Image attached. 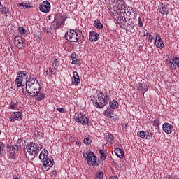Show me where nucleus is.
Segmentation results:
<instances>
[{"label": "nucleus", "instance_id": "obj_35", "mask_svg": "<svg viewBox=\"0 0 179 179\" xmlns=\"http://www.w3.org/2000/svg\"><path fill=\"white\" fill-rule=\"evenodd\" d=\"M137 87V90H138L139 92H143V86L142 83H138L136 85Z\"/></svg>", "mask_w": 179, "mask_h": 179}, {"label": "nucleus", "instance_id": "obj_24", "mask_svg": "<svg viewBox=\"0 0 179 179\" xmlns=\"http://www.w3.org/2000/svg\"><path fill=\"white\" fill-rule=\"evenodd\" d=\"M166 62L169 65V66H170V68H171V69H177V66L176 65V63H174V61L173 60V58L167 59Z\"/></svg>", "mask_w": 179, "mask_h": 179}, {"label": "nucleus", "instance_id": "obj_44", "mask_svg": "<svg viewBox=\"0 0 179 179\" xmlns=\"http://www.w3.org/2000/svg\"><path fill=\"white\" fill-rule=\"evenodd\" d=\"M3 149H5V145L3 144V143L0 141V155H2Z\"/></svg>", "mask_w": 179, "mask_h": 179}, {"label": "nucleus", "instance_id": "obj_2", "mask_svg": "<svg viewBox=\"0 0 179 179\" xmlns=\"http://www.w3.org/2000/svg\"><path fill=\"white\" fill-rule=\"evenodd\" d=\"M83 156L85 160L87 161L89 166H99V163L97 162V157H96V155H94L93 152L90 150H85L83 152Z\"/></svg>", "mask_w": 179, "mask_h": 179}, {"label": "nucleus", "instance_id": "obj_18", "mask_svg": "<svg viewBox=\"0 0 179 179\" xmlns=\"http://www.w3.org/2000/svg\"><path fill=\"white\" fill-rule=\"evenodd\" d=\"M112 5L113 6H117L118 10H120L121 7L125 5V1H124V0H113Z\"/></svg>", "mask_w": 179, "mask_h": 179}, {"label": "nucleus", "instance_id": "obj_5", "mask_svg": "<svg viewBox=\"0 0 179 179\" xmlns=\"http://www.w3.org/2000/svg\"><path fill=\"white\" fill-rule=\"evenodd\" d=\"M107 103H108V96L103 92L100 93L96 99V107L103 108L107 105Z\"/></svg>", "mask_w": 179, "mask_h": 179}, {"label": "nucleus", "instance_id": "obj_1", "mask_svg": "<svg viewBox=\"0 0 179 179\" xmlns=\"http://www.w3.org/2000/svg\"><path fill=\"white\" fill-rule=\"evenodd\" d=\"M41 89L40 83H38L37 80L34 78H29L27 83L25 89L22 88V92L24 94L28 93L29 96L36 97V96H38Z\"/></svg>", "mask_w": 179, "mask_h": 179}, {"label": "nucleus", "instance_id": "obj_30", "mask_svg": "<svg viewBox=\"0 0 179 179\" xmlns=\"http://www.w3.org/2000/svg\"><path fill=\"white\" fill-rule=\"evenodd\" d=\"M94 24L96 29H103V24H101L99 20H96Z\"/></svg>", "mask_w": 179, "mask_h": 179}, {"label": "nucleus", "instance_id": "obj_47", "mask_svg": "<svg viewBox=\"0 0 179 179\" xmlns=\"http://www.w3.org/2000/svg\"><path fill=\"white\" fill-rule=\"evenodd\" d=\"M57 111H59V113H65V109H64V108H57Z\"/></svg>", "mask_w": 179, "mask_h": 179}, {"label": "nucleus", "instance_id": "obj_16", "mask_svg": "<svg viewBox=\"0 0 179 179\" xmlns=\"http://www.w3.org/2000/svg\"><path fill=\"white\" fill-rule=\"evenodd\" d=\"M73 85L75 86H78L79 83H80V78H79V74L77 71H74L73 73V80H72Z\"/></svg>", "mask_w": 179, "mask_h": 179}, {"label": "nucleus", "instance_id": "obj_46", "mask_svg": "<svg viewBox=\"0 0 179 179\" xmlns=\"http://www.w3.org/2000/svg\"><path fill=\"white\" fill-rule=\"evenodd\" d=\"M138 26L139 27H143V22H142V19L141 17L138 18Z\"/></svg>", "mask_w": 179, "mask_h": 179}, {"label": "nucleus", "instance_id": "obj_15", "mask_svg": "<svg viewBox=\"0 0 179 179\" xmlns=\"http://www.w3.org/2000/svg\"><path fill=\"white\" fill-rule=\"evenodd\" d=\"M162 129L164 132L167 134L168 135H170L171 132H173V126L170 125V124L166 122L162 126Z\"/></svg>", "mask_w": 179, "mask_h": 179}, {"label": "nucleus", "instance_id": "obj_51", "mask_svg": "<svg viewBox=\"0 0 179 179\" xmlns=\"http://www.w3.org/2000/svg\"><path fill=\"white\" fill-rule=\"evenodd\" d=\"M109 179H118L117 176H111Z\"/></svg>", "mask_w": 179, "mask_h": 179}, {"label": "nucleus", "instance_id": "obj_53", "mask_svg": "<svg viewBox=\"0 0 179 179\" xmlns=\"http://www.w3.org/2000/svg\"><path fill=\"white\" fill-rule=\"evenodd\" d=\"M1 2H0V6H1Z\"/></svg>", "mask_w": 179, "mask_h": 179}, {"label": "nucleus", "instance_id": "obj_50", "mask_svg": "<svg viewBox=\"0 0 179 179\" xmlns=\"http://www.w3.org/2000/svg\"><path fill=\"white\" fill-rule=\"evenodd\" d=\"M76 145L77 146H82V142H80V141H77V142L76 143Z\"/></svg>", "mask_w": 179, "mask_h": 179}, {"label": "nucleus", "instance_id": "obj_13", "mask_svg": "<svg viewBox=\"0 0 179 179\" xmlns=\"http://www.w3.org/2000/svg\"><path fill=\"white\" fill-rule=\"evenodd\" d=\"M22 118H23L22 112H15L13 115L10 117V121H11V122H15V121H20Z\"/></svg>", "mask_w": 179, "mask_h": 179}, {"label": "nucleus", "instance_id": "obj_48", "mask_svg": "<svg viewBox=\"0 0 179 179\" xmlns=\"http://www.w3.org/2000/svg\"><path fill=\"white\" fill-rule=\"evenodd\" d=\"M154 125H155V127H159L160 124H159V120H154Z\"/></svg>", "mask_w": 179, "mask_h": 179}, {"label": "nucleus", "instance_id": "obj_10", "mask_svg": "<svg viewBox=\"0 0 179 179\" xmlns=\"http://www.w3.org/2000/svg\"><path fill=\"white\" fill-rule=\"evenodd\" d=\"M154 44L160 50H163V48H164V43H163V40L159 34H155V41Z\"/></svg>", "mask_w": 179, "mask_h": 179}, {"label": "nucleus", "instance_id": "obj_42", "mask_svg": "<svg viewBox=\"0 0 179 179\" xmlns=\"http://www.w3.org/2000/svg\"><path fill=\"white\" fill-rule=\"evenodd\" d=\"M120 9L122 10H124V14L128 13L130 10L129 7H128V6H124L123 8H122V7H120Z\"/></svg>", "mask_w": 179, "mask_h": 179}, {"label": "nucleus", "instance_id": "obj_17", "mask_svg": "<svg viewBox=\"0 0 179 179\" xmlns=\"http://www.w3.org/2000/svg\"><path fill=\"white\" fill-rule=\"evenodd\" d=\"M119 10L120 11L117 13V19L119 22H120V23H122V22L125 20V13H124L125 12V10H122L121 8H120Z\"/></svg>", "mask_w": 179, "mask_h": 179}, {"label": "nucleus", "instance_id": "obj_36", "mask_svg": "<svg viewBox=\"0 0 179 179\" xmlns=\"http://www.w3.org/2000/svg\"><path fill=\"white\" fill-rule=\"evenodd\" d=\"M8 108L9 110H16L17 108V104L11 102Z\"/></svg>", "mask_w": 179, "mask_h": 179}, {"label": "nucleus", "instance_id": "obj_41", "mask_svg": "<svg viewBox=\"0 0 179 179\" xmlns=\"http://www.w3.org/2000/svg\"><path fill=\"white\" fill-rule=\"evenodd\" d=\"M18 30L21 34H26V33H27V30H26L23 27H20Z\"/></svg>", "mask_w": 179, "mask_h": 179}, {"label": "nucleus", "instance_id": "obj_54", "mask_svg": "<svg viewBox=\"0 0 179 179\" xmlns=\"http://www.w3.org/2000/svg\"><path fill=\"white\" fill-rule=\"evenodd\" d=\"M114 120H115V121H116L117 119H114Z\"/></svg>", "mask_w": 179, "mask_h": 179}, {"label": "nucleus", "instance_id": "obj_9", "mask_svg": "<svg viewBox=\"0 0 179 179\" xmlns=\"http://www.w3.org/2000/svg\"><path fill=\"white\" fill-rule=\"evenodd\" d=\"M39 10L43 13H48L51 10V4L48 1H43L39 6Z\"/></svg>", "mask_w": 179, "mask_h": 179}, {"label": "nucleus", "instance_id": "obj_31", "mask_svg": "<svg viewBox=\"0 0 179 179\" xmlns=\"http://www.w3.org/2000/svg\"><path fill=\"white\" fill-rule=\"evenodd\" d=\"M99 153L101 155V160H106V157H107V155H106V153H104V150H99Z\"/></svg>", "mask_w": 179, "mask_h": 179}, {"label": "nucleus", "instance_id": "obj_29", "mask_svg": "<svg viewBox=\"0 0 179 179\" xmlns=\"http://www.w3.org/2000/svg\"><path fill=\"white\" fill-rule=\"evenodd\" d=\"M106 140L108 142L109 145H113V141H114V136L111 134L106 135Z\"/></svg>", "mask_w": 179, "mask_h": 179}, {"label": "nucleus", "instance_id": "obj_49", "mask_svg": "<svg viewBox=\"0 0 179 179\" xmlns=\"http://www.w3.org/2000/svg\"><path fill=\"white\" fill-rule=\"evenodd\" d=\"M43 30L44 33H46L47 34H48V33H50V31L47 28H43Z\"/></svg>", "mask_w": 179, "mask_h": 179}, {"label": "nucleus", "instance_id": "obj_11", "mask_svg": "<svg viewBox=\"0 0 179 179\" xmlns=\"http://www.w3.org/2000/svg\"><path fill=\"white\" fill-rule=\"evenodd\" d=\"M8 155L10 159H15L16 158V152H17V149L13 146H8Z\"/></svg>", "mask_w": 179, "mask_h": 179}, {"label": "nucleus", "instance_id": "obj_28", "mask_svg": "<svg viewBox=\"0 0 179 179\" xmlns=\"http://www.w3.org/2000/svg\"><path fill=\"white\" fill-rule=\"evenodd\" d=\"M18 7L20 8V9H30V5H29V3H26L24 2L19 3Z\"/></svg>", "mask_w": 179, "mask_h": 179}, {"label": "nucleus", "instance_id": "obj_43", "mask_svg": "<svg viewBox=\"0 0 179 179\" xmlns=\"http://www.w3.org/2000/svg\"><path fill=\"white\" fill-rule=\"evenodd\" d=\"M9 10L6 8H1V13H2V15H6L7 13H8Z\"/></svg>", "mask_w": 179, "mask_h": 179}, {"label": "nucleus", "instance_id": "obj_39", "mask_svg": "<svg viewBox=\"0 0 179 179\" xmlns=\"http://www.w3.org/2000/svg\"><path fill=\"white\" fill-rule=\"evenodd\" d=\"M172 59H173L174 64H176V66H178V68H179V58L173 57H172Z\"/></svg>", "mask_w": 179, "mask_h": 179}, {"label": "nucleus", "instance_id": "obj_34", "mask_svg": "<svg viewBox=\"0 0 179 179\" xmlns=\"http://www.w3.org/2000/svg\"><path fill=\"white\" fill-rule=\"evenodd\" d=\"M137 136L141 138V139H145V131H140L137 133Z\"/></svg>", "mask_w": 179, "mask_h": 179}, {"label": "nucleus", "instance_id": "obj_45", "mask_svg": "<svg viewBox=\"0 0 179 179\" xmlns=\"http://www.w3.org/2000/svg\"><path fill=\"white\" fill-rule=\"evenodd\" d=\"M52 69H48L46 70V75H49V76H51V75H52Z\"/></svg>", "mask_w": 179, "mask_h": 179}, {"label": "nucleus", "instance_id": "obj_6", "mask_svg": "<svg viewBox=\"0 0 179 179\" xmlns=\"http://www.w3.org/2000/svg\"><path fill=\"white\" fill-rule=\"evenodd\" d=\"M74 120L81 125H90V120L82 113H76Z\"/></svg>", "mask_w": 179, "mask_h": 179}, {"label": "nucleus", "instance_id": "obj_12", "mask_svg": "<svg viewBox=\"0 0 179 179\" xmlns=\"http://www.w3.org/2000/svg\"><path fill=\"white\" fill-rule=\"evenodd\" d=\"M14 44L17 48H23V38L20 36H16L14 38Z\"/></svg>", "mask_w": 179, "mask_h": 179}, {"label": "nucleus", "instance_id": "obj_7", "mask_svg": "<svg viewBox=\"0 0 179 179\" xmlns=\"http://www.w3.org/2000/svg\"><path fill=\"white\" fill-rule=\"evenodd\" d=\"M65 38L71 43H76L79 36L75 30L68 31L65 34Z\"/></svg>", "mask_w": 179, "mask_h": 179}, {"label": "nucleus", "instance_id": "obj_14", "mask_svg": "<svg viewBox=\"0 0 179 179\" xmlns=\"http://www.w3.org/2000/svg\"><path fill=\"white\" fill-rule=\"evenodd\" d=\"M55 19L57 22V29L61 27L62 24L65 23V20H64V17L61 14H58L55 17Z\"/></svg>", "mask_w": 179, "mask_h": 179}, {"label": "nucleus", "instance_id": "obj_33", "mask_svg": "<svg viewBox=\"0 0 179 179\" xmlns=\"http://www.w3.org/2000/svg\"><path fill=\"white\" fill-rule=\"evenodd\" d=\"M58 59H55L52 62V66H53V68H55V69H57V68H58Z\"/></svg>", "mask_w": 179, "mask_h": 179}, {"label": "nucleus", "instance_id": "obj_22", "mask_svg": "<svg viewBox=\"0 0 179 179\" xmlns=\"http://www.w3.org/2000/svg\"><path fill=\"white\" fill-rule=\"evenodd\" d=\"M115 153L117 157L120 159H124V150L120 148H117L115 149Z\"/></svg>", "mask_w": 179, "mask_h": 179}, {"label": "nucleus", "instance_id": "obj_27", "mask_svg": "<svg viewBox=\"0 0 179 179\" xmlns=\"http://www.w3.org/2000/svg\"><path fill=\"white\" fill-rule=\"evenodd\" d=\"M109 105L110 108H113V110H115V108H118V102H117L115 100L110 101Z\"/></svg>", "mask_w": 179, "mask_h": 179}, {"label": "nucleus", "instance_id": "obj_32", "mask_svg": "<svg viewBox=\"0 0 179 179\" xmlns=\"http://www.w3.org/2000/svg\"><path fill=\"white\" fill-rule=\"evenodd\" d=\"M146 37H147V40H148L150 43H153V40H155V37H153L152 34L147 33Z\"/></svg>", "mask_w": 179, "mask_h": 179}, {"label": "nucleus", "instance_id": "obj_40", "mask_svg": "<svg viewBox=\"0 0 179 179\" xmlns=\"http://www.w3.org/2000/svg\"><path fill=\"white\" fill-rule=\"evenodd\" d=\"M36 99L39 101H41V100H44V99H45V94L40 93L39 96Z\"/></svg>", "mask_w": 179, "mask_h": 179}, {"label": "nucleus", "instance_id": "obj_26", "mask_svg": "<svg viewBox=\"0 0 179 179\" xmlns=\"http://www.w3.org/2000/svg\"><path fill=\"white\" fill-rule=\"evenodd\" d=\"M71 58L72 59L71 64L73 65H76V64H79L80 61L79 59H78V58H76V54L72 53L71 55Z\"/></svg>", "mask_w": 179, "mask_h": 179}, {"label": "nucleus", "instance_id": "obj_25", "mask_svg": "<svg viewBox=\"0 0 179 179\" xmlns=\"http://www.w3.org/2000/svg\"><path fill=\"white\" fill-rule=\"evenodd\" d=\"M145 138L144 139H147V141H150L152 137L153 136V133L150 131V130H147L145 131Z\"/></svg>", "mask_w": 179, "mask_h": 179}, {"label": "nucleus", "instance_id": "obj_3", "mask_svg": "<svg viewBox=\"0 0 179 179\" xmlns=\"http://www.w3.org/2000/svg\"><path fill=\"white\" fill-rule=\"evenodd\" d=\"M28 78L29 76L26 71H19L15 78V85L17 87H23L24 85H27V83L29 82L27 81Z\"/></svg>", "mask_w": 179, "mask_h": 179}, {"label": "nucleus", "instance_id": "obj_23", "mask_svg": "<svg viewBox=\"0 0 179 179\" xmlns=\"http://www.w3.org/2000/svg\"><path fill=\"white\" fill-rule=\"evenodd\" d=\"M104 115L108 118H114V110L111 108H108L104 111Z\"/></svg>", "mask_w": 179, "mask_h": 179}, {"label": "nucleus", "instance_id": "obj_38", "mask_svg": "<svg viewBox=\"0 0 179 179\" xmlns=\"http://www.w3.org/2000/svg\"><path fill=\"white\" fill-rule=\"evenodd\" d=\"M103 177H104L103 172H98L96 174L95 179H103Z\"/></svg>", "mask_w": 179, "mask_h": 179}, {"label": "nucleus", "instance_id": "obj_37", "mask_svg": "<svg viewBox=\"0 0 179 179\" xmlns=\"http://www.w3.org/2000/svg\"><path fill=\"white\" fill-rule=\"evenodd\" d=\"M85 145H90L92 143V138L87 137L83 141Z\"/></svg>", "mask_w": 179, "mask_h": 179}, {"label": "nucleus", "instance_id": "obj_55", "mask_svg": "<svg viewBox=\"0 0 179 179\" xmlns=\"http://www.w3.org/2000/svg\"><path fill=\"white\" fill-rule=\"evenodd\" d=\"M0 134H1V130H0Z\"/></svg>", "mask_w": 179, "mask_h": 179}, {"label": "nucleus", "instance_id": "obj_19", "mask_svg": "<svg viewBox=\"0 0 179 179\" xmlns=\"http://www.w3.org/2000/svg\"><path fill=\"white\" fill-rule=\"evenodd\" d=\"M39 159L41 162L47 160V159H50V156H48V151H47L45 149H43L39 155Z\"/></svg>", "mask_w": 179, "mask_h": 179}, {"label": "nucleus", "instance_id": "obj_4", "mask_svg": "<svg viewBox=\"0 0 179 179\" xmlns=\"http://www.w3.org/2000/svg\"><path fill=\"white\" fill-rule=\"evenodd\" d=\"M41 149H43V146L39 143H31L29 145H27V150L29 155L32 156V159H34V157L37 156V154Z\"/></svg>", "mask_w": 179, "mask_h": 179}, {"label": "nucleus", "instance_id": "obj_8", "mask_svg": "<svg viewBox=\"0 0 179 179\" xmlns=\"http://www.w3.org/2000/svg\"><path fill=\"white\" fill-rule=\"evenodd\" d=\"M42 170L43 171H48L51 166H54V159H52V157H49L48 159L42 161Z\"/></svg>", "mask_w": 179, "mask_h": 179}, {"label": "nucleus", "instance_id": "obj_20", "mask_svg": "<svg viewBox=\"0 0 179 179\" xmlns=\"http://www.w3.org/2000/svg\"><path fill=\"white\" fill-rule=\"evenodd\" d=\"M90 41H97L100 38V35L99 34L92 31L90 32Z\"/></svg>", "mask_w": 179, "mask_h": 179}, {"label": "nucleus", "instance_id": "obj_21", "mask_svg": "<svg viewBox=\"0 0 179 179\" xmlns=\"http://www.w3.org/2000/svg\"><path fill=\"white\" fill-rule=\"evenodd\" d=\"M159 12L162 15H169V9L166 6V5L162 3L158 8Z\"/></svg>", "mask_w": 179, "mask_h": 179}, {"label": "nucleus", "instance_id": "obj_52", "mask_svg": "<svg viewBox=\"0 0 179 179\" xmlns=\"http://www.w3.org/2000/svg\"><path fill=\"white\" fill-rule=\"evenodd\" d=\"M13 179H20V178L17 176H13Z\"/></svg>", "mask_w": 179, "mask_h": 179}]
</instances>
